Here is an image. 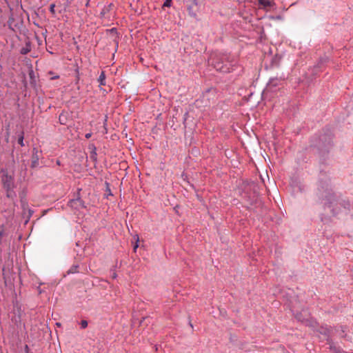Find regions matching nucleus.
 I'll return each instance as SVG.
<instances>
[{
	"mask_svg": "<svg viewBox=\"0 0 353 353\" xmlns=\"http://www.w3.org/2000/svg\"><path fill=\"white\" fill-rule=\"evenodd\" d=\"M80 324H81V328L85 329V327H87V326H88V321H85V320H82V321H81V323H80Z\"/></svg>",
	"mask_w": 353,
	"mask_h": 353,
	"instance_id": "6e6552de",
	"label": "nucleus"
},
{
	"mask_svg": "<svg viewBox=\"0 0 353 353\" xmlns=\"http://www.w3.org/2000/svg\"><path fill=\"white\" fill-rule=\"evenodd\" d=\"M75 268H77V267ZM75 272H76V269H73V270H70V272H71V273H74Z\"/></svg>",
	"mask_w": 353,
	"mask_h": 353,
	"instance_id": "4468645a",
	"label": "nucleus"
},
{
	"mask_svg": "<svg viewBox=\"0 0 353 353\" xmlns=\"http://www.w3.org/2000/svg\"><path fill=\"white\" fill-rule=\"evenodd\" d=\"M30 51V48H28V47H26V48H22L21 50V54H26L29 52Z\"/></svg>",
	"mask_w": 353,
	"mask_h": 353,
	"instance_id": "0eeeda50",
	"label": "nucleus"
},
{
	"mask_svg": "<svg viewBox=\"0 0 353 353\" xmlns=\"http://www.w3.org/2000/svg\"><path fill=\"white\" fill-rule=\"evenodd\" d=\"M37 163H38V158H37L35 160H34L32 161V166H35Z\"/></svg>",
	"mask_w": 353,
	"mask_h": 353,
	"instance_id": "9b49d317",
	"label": "nucleus"
},
{
	"mask_svg": "<svg viewBox=\"0 0 353 353\" xmlns=\"http://www.w3.org/2000/svg\"><path fill=\"white\" fill-rule=\"evenodd\" d=\"M54 7H55V6L54 4H51L50 6V10L52 13L54 12Z\"/></svg>",
	"mask_w": 353,
	"mask_h": 353,
	"instance_id": "9d476101",
	"label": "nucleus"
},
{
	"mask_svg": "<svg viewBox=\"0 0 353 353\" xmlns=\"http://www.w3.org/2000/svg\"><path fill=\"white\" fill-rule=\"evenodd\" d=\"M259 3L264 9L271 8L274 5V0H259Z\"/></svg>",
	"mask_w": 353,
	"mask_h": 353,
	"instance_id": "20e7f679",
	"label": "nucleus"
},
{
	"mask_svg": "<svg viewBox=\"0 0 353 353\" xmlns=\"http://www.w3.org/2000/svg\"><path fill=\"white\" fill-rule=\"evenodd\" d=\"M98 81L100 83L101 85H104L105 84V75L104 74V72H101Z\"/></svg>",
	"mask_w": 353,
	"mask_h": 353,
	"instance_id": "39448f33",
	"label": "nucleus"
},
{
	"mask_svg": "<svg viewBox=\"0 0 353 353\" xmlns=\"http://www.w3.org/2000/svg\"><path fill=\"white\" fill-rule=\"evenodd\" d=\"M18 143L20 144L21 146H23V133L22 132L20 137L18 139Z\"/></svg>",
	"mask_w": 353,
	"mask_h": 353,
	"instance_id": "423d86ee",
	"label": "nucleus"
},
{
	"mask_svg": "<svg viewBox=\"0 0 353 353\" xmlns=\"http://www.w3.org/2000/svg\"><path fill=\"white\" fill-rule=\"evenodd\" d=\"M296 318L301 321H303V320L301 318V316L297 314H296Z\"/></svg>",
	"mask_w": 353,
	"mask_h": 353,
	"instance_id": "f8f14e48",
	"label": "nucleus"
},
{
	"mask_svg": "<svg viewBox=\"0 0 353 353\" xmlns=\"http://www.w3.org/2000/svg\"><path fill=\"white\" fill-rule=\"evenodd\" d=\"M90 137H91V134H85V137H86L87 139H89Z\"/></svg>",
	"mask_w": 353,
	"mask_h": 353,
	"instance_id": "2eb2a0df",
	"label": "nucleus"
},
{
	"mask_svg": "<svg viewBox=\"0 0 353 353\" xmlns=\"http://www.w3.org/2000/svg\"><path fill=\"white\" fill-rule=\"evenodd\" d=\"M75 268H77V267ZM75 272H76V269H73V270H70V272H71V273H74Z\"/></svg>",
	"mask_w": 353,
	"mask_h": 353,
	"instance_id": "ddd939ff",
	"label": "nucleus"
},
{
	"mask_svg": "<svg viewBox=\"0 0 353 353\" xmlns=\"http://www.w3.org/2000/svg\"><path fill=\"white\" fill-rule=\"evenodd\" d=\"M90 0H88L87 3H86V4H85V6H89V2H90Z\"/></svg>",
	"mask_w": 353,
	"mask_h": 353,
	"instance_id": "dca6fc26",
	"label": "nucleus"
},
{
	"mask_svg": "<svg viewBox=\"0 0 353 353\" xmlns=\"http://www.w3.org/2000/svg\"><path fill=\"white\" fill-rule=\"evenodd\" d=\"M114 6L112 3H110L109 5L104 6L102 9L100 15L102 18H108L109 13L112 10Z\"/></svg>",
	"mask_w": 353,
	"mask_h": 353,
	"instance_id": "7ed1b4c3",
	"label": "nucleus"
},
{
	"mask_svg": "<svg viewBox=\"0 0 353 353\" xmlns=\"http://www.w3.org/2000/svg\"><path fill=\"white\" fill-rule=\"evenodd\" d=\"M228 54L212 53L209 59V63L217 71L230 72L232 70L234 64Z\"/></svg>",
	"mask_w": 353,
	"mask_h": 353,
	"instance_id": "f257e3e1",
	"label": "nucleus"
},
{
	"mask_svg": "<svg viewBox=\"0 0 353 353\" xmlns=\"http://www.w3.org/2000/svg\"><path fill=\"white\" fill-rule=\"evenodd\" d=\"M116 276H117L116 274L114 273L113 275H112V278L114 279V278H116Z\"/></svg>",
	"mask_w": 353,
	"mask_h": 353,
	"instance_id": "f3484780",
	"label": "nucleus"
},
{
	"mask_svg": "<svg viewBox=\"0 0 353 353\" xmlns=\"http://www.w3.org/2000/svg\"><path fill=\"white\" fill-rule=\"evenodd\" d=\"M137 247H138V245H137V244H136V245L134 246V250L137 248Z\"/></svg>",
	"mask_w": 353,
	"mask_h": 353,
	"instance_id": "a211bd4d",
	"label": "nucleus"
},
{
	"mask_svg": "<svg viewBox=\"0 0 353 353\" xmlns=\"http://www.w3.org/2000/svg\"><path fill=\"white\" fill-rule=\"evenodd\" d=\"M172 0H165V1L163 3L164 7H170Z\"/></svg>",
	"mask_w": 353,
	"mask_h": 353,
	"instance_id": "1a4fd4ad",
	"label": "nucleus"
},
{
	"mask_svg": "<svg viewBox=\"0 0 353 353\" xmlns=\"http://www.w3.org/2000/svg\"><path fill=\"white\" fill-rule=\"evenodd\" d=\"M1 173V183L3 188L6 191V196L8 198L14 197L16 196V194L14 192L15 184L13 176L9 174L8 172L6 170H2Z\"/></svg>",
	"mask_w": 353,
	"mask_h": 353,
	"instance_id": "f03ea898",
	"label": "nucleus"
},
{
	"mask_svg": "<svg viewBox=\"0 0 353 353\" xmlns=\"http://www.w3.org/2000/svg\"><path fill=\"white\" fill-rule=\"evenodd\" d=\"M0 235H1V232H0Z\"/></svg>",
	"mask_w": 353,
	"mask_h": 353,
	"instance_id": "6ab92c4d",
	"label": "nucleus"
}]
</instances>
